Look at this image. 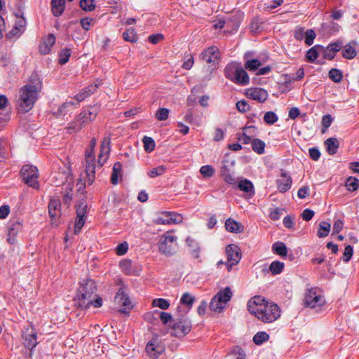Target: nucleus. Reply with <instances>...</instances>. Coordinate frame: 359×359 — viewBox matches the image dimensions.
Returning a JSON list of instances; mask_svg holds the SVG:
<instances>
[{
    "instance_id": "obj_1",
    "label": "nucleus",
    "mask_w": 359,
    "mask_h": 359,
    "mask_svg": "<svg viewBox=\"0 0 359 359\" xmlns=\"http://www.w3.org/2000/svg\"><path fill=\"white\" fill-rule=\"evenodd\" d=\"M110 137H104L101 143L98 160L96 161L95 156V147L96 139L93 138L90 141L89 148L85 153V165L87 179L86 183L91 185L95 179V168H101L107 161L110 152Z\"/></svg>"
},
{
    "instance_id": "obj_2",
    "label": "nucleus",
    "mask_w": 359,
    "mask_h": 359,
    "mask_svg": "<svg viewBox=\"0 0 359 359\" xmlns=\"http://www.w3.org/2000/svg\"><path fill=\"white\" fill-rule=\"evenodd\" d=\"M248 311L254 314L259 320L265 323H272L280 316L279 306L269 302L261 296H255L247 304Z\"/></svg>"
},
{
    "instance_id": "obj_3",
    "label": "nucleus",
    "mask_w": 359,
    "mask_h": 359,
    "mask_svg": "<svg viewBox=\"0 0 359 359\" xmlns=\"http://www.w3.org/2000/svg\"><path fill=\"white\" fill-rule=\"evenodd\" d=\"M41 89L42 81L37 73L33 72L28 83L20 89L19 111L26 113L31 110L39 99Z\"/></svg>"
},
{
    "instance_id": "obj_4",
    "label": "nucleus",
    "mask_w": 359,
    "mask_h": 359,
    "mask_svg": "<svg viewBox=\"0 0 359 359\" xmlns=\"http://www.w3.org/2000/svg\"><path fill=\"white\" fill-rule=\"evenodd\" d=\"M177 237L172 231H167L163 234L158 242L159 252L165 256H172L177 250Z\"/></svg>"
},
{
    "instance_id": "obj_5",
    "label": "nucleus",
    "mask_w": 359,
    "mask_h": 359,
    "mask_svg": "<svg viewBox=\"0 0 359 359\" xmlns=\"http://www.w3.org/2000/svg\"><path fill=\"white\" fill-rule=\"evenodd\" d=\"M232 297V292L229 287H226L223 290H219L211 299L210 303V310L220 313L226 307Z\"/></svg>"
},
{
    "instance_id": "obj_6",
    "label": "nucleus",
    "mask_w": 359,
    "mask_h": 359,
    "mask_svg": "<svg viewBox=\"0 0 359 359\" xmlns=\"http://www.w3.org/2000/svg\"><path fill=\"white\" fill-rule=\"evenodd\" d=\"M22 181L27 186L38 189L39 188V183L38 178L39 176L38 168L29 164L24 165L20 172Z\"/></svg>"
},
{
    "instance_id": "obj_7",
    "label": "nucleus",
    "mask_w": 359,
    "mask_h": 359,
    "mask_svg": "<svg viewBox=\"0 0 359 359\" xmlns=\"http://www.w3.org/2000/svg\"><path fill=\"white\" fill-rule=\"evenodd\" d=\"M174 335L178 338L183 337L191 330V320L186 315H178L172 326Z\"/></svg>"
},
{
    "instance_id": "obj_8",
    "label": "nucleus",
    "mask_w": 359,
    "mask_h": 359,
    "mask_svg": "<svg viewBox=\"0 0 359 359\" xmlns=\"http://www.w3.org/2000/svg\"><path fill=\"white\" fill-rule=\"evenodd\" d=\"M182 222V217L180 214L175 212L163 211L157 214L154 219V223L158 225L179 224Z\"/></svg>"
},
{
    "instance_id": "obj_9",
    "label": "nucleus",
    "mask_w": 359,
    "mask_h": 359,
    "mask_svg": "<svg viewBox=\"0 0 359 359\" xmlns=\"http://www.w3.org/2000/svg\"><path fill=\"white\" fill-rule=\"evenodd\" d=\"M97 290L95 282L92 279H87L78 290V302L85 301L91 298Z\"/></svg>"
},
{
    "instance_id": "obj_10",
    "label": "nucleus",
    "mask_w": 359,
    "mask_h": 359,
    "mask_svg": "<svg viewBox=\"0 0 359 359\" xmlns=\"http://www.w3.org/2000/svg\"><path fill=\"white\" fill-rule=\"evenodd\" d=\"M226 255L227 258L226 266L228 271H230L232 266L236 265L241 258L238 246L234 244L228 245L226 247Z\"/></svg>"
},
{
    "instance_id": "obj_11",
    "label": "nucleus",
    "mask_w": 359,
    "mask_h": 359,
    "mask_svg": "<svg viewBox=\"0 0 359 359\" xmlns=\"http://www.w3.org/2000/svg\"><path fill=\"white\" fill-rule=\"evenodd\" d=\"M324 303L323 297L317 293L316 288L309 289L305 294L304 304L306 306L314 308Z\"/></svg>"
},
{
    "instance_id": "obj_12",
    "label": "nucleus",
    "mask_w": 359,
    "mask_h": 359,
    "mask_svg": "<svg viewBox=\"0 0 359 359\" xmlns=\"http://www.w3.org/2000/svg\"><path fill=\"white\" fill-rule=\"evenodd\" d=\"M220 57L219 48L215 46H212L204 50L201 55L200 58L209 64L215 65L218 62Z\"/></svg>"
},
{
    "instance_id": "obj_13",
    "label": "nucleus",
    "mask_w": 359,
    "mask_h": 359,
    "mask_svg": "<svg viewBox=\"0 0 359 359\" xmlns=\"http://www.w3.org/2000/svg\"><path fill=\"white\" fill-rule=\"evenodd\" d=\"M145 349L151 358L156 359L163 353L165 348L156 338H153L147 343Z\"/></svg>"
},
{
    "instance_id": "obj_14",
    "label": "nucleus",
    "mask_w": 359,
    "mask_h": 359,
    "mask_svg": "<svg viewBox=\"0 0 359 359\" xmlns=\"http://www.w3.org/2000/svg\"><path fill=\"white\" fill-rule=\"evenodd\" d=\"M24 339V345L26 348L32 350L38 344L36 332L32 327H27L22 333Z\"/></svg>"
},
{
    "instance_id": "obj_15",
    "label": "nucleus",
    "mask_w": 359,
    "mask_h": 359,
    "mask_svg": "<svg viewBox=\"0 0 359 359\" xmlns=\"http://www.w3.org/2000/svg\"><path fill=\"white\" fill-rule=\"evenodd\" d=\"M26 27V20L23 17L18 18L15 25L11 30L6 34L8 39H13L15 37H19L25 32Z\"/></svg>"
},
{
    "instance_id": "obj_16",
    "label": "nucleus",
    "mask_w": 359,
    "mask_h": 359,
    "mask_svg": "<svg viewBox=\"0 0 359 359\" xmlns=\"http://www.w3.org/2000/svg\"><path fill=\"white\" fill-rule=\"evenodd\" d=\"M229 162L227 160H223L222 161L220 175L226 184L234 185L236 184V180L229 168Z\"/></svg>"
},
{
    "instance_id": "obj_17",
    "label": "nucleus",
    "mask_w": 359,
    "mask_h": 359,
    "mask_svg": "<svg viewBox=\"0 0 359 359\" xmlns=\"http://www.w3.org/2000/svg\"><path fill=\"white\" fill-rule=\"evenodd\" d=\"M246 96L253 100H257L260 103L264 102L268 97V93L262 88H253L247 90Z\"/></svg>"
},
{
    "instance_id": "obj_18",
    "label": "nucleus",
    "mask_w": 359,
    "mask_h": 359,
    "mask_svg": "<svg viewBox=\"0 0 359 359\" xmlns=\"http://www.w3.org/2000/svg\"><path fill=\"white\" fill-rule=\"evenodd\" d=\"M61 202L59 198H51L48 203V213L52 223L57 222L60 215Z\"/></svg>"
},
{
    "instance_id": "obj_19",
    "label": "nucleus",
    "mask_w": 359,
    "mask_h": 359,
    "mask_svg": "<svg viewBox=\"0 0 359 359\" xmlns=\"http://www.w3.org/2000/svg\"><path fill=\"white\" fill-rule=\"evenodd\" d=\"M115 302L121 306H123L126 308L121 309V312L123 313H128L127 309H130L132 308L131 302L129 299L128 296L124 292L122 288H120L116 294Z\"/></svg>"
},
{
    "instance_id": "obj_20",
    "label": "nucleus",
    "mask_w": 359,
    "mask_h": 359,
    "mask_svg": "<svg viewBox=\"0 0 359 359\" xmlns=\"http://www.w3.org/2000/svg\"><path fill=\"white\" fill-rule=\"evenodd\" d=\"M74 187V183L71 182L64 184L62 187V201L67 207L70 206L73 200Z\"/></svg>"
},
{
    "instance_id": "obj_21",
    "label": "nucleus",
    "mask_w": 359,
    "mask_h": 359,
    "mask_svg": "<svg viewBox=\"0 0 359 359\" xmlns=\"http://www.w3.org/2000/svg\"><path fill=\"white\" fill-rule=\"evenodd\" d=\"M281 171L280 178L276 180V185L280 192L285 193L291 188L292 178L285 171Z\"/></svg>"
},
{
    "instance_id": "obj_22",
    "label": "nucleus",
    "mask_w": 359,
    "mask_h": 359,
    "mask_svg": "<svg viewBox=\"0 0 359 359\" xmlns=\"http://www.w3.org/2000/svg\"><path fill=\"white\" fill-rule=\"evenodd\" d=\"M22 226V222L20 220L11 222L8 226V238L7 241L9 243L13 244L15 241V237L18 232L21 230Z\"/></svg>"
},
{
    "instance_id": "obj_23",
    "label": "nucleus",
    "mask_w": 359,
    "mask_h": 359,
    "mask_svg": "<svg viewBox=\"0 0 359 359\" xmlns=\"http://www.w3.org/2000/svg\"><path fill=\"white\" fill-rule=\"evenodd\" d=\"M55 43V37L53 34H49L41 42L39 46L40 53L43 55L48 54L50 51L51 47Z\"/></svg>"
},
{
    "instance_id": "obj_24",
    "label": "nucleus",
    "mask_w": 359,
    "mask_h": 359,
    "mask_svg": "<svg viewBox=\"0 0 359 359\" xmlns=\"http://www.w3.org/2000/svg\"><path fill=\"white\" fill-rule=\"evenodd\" d=\"M95 297V299H93L92 297L91 298L86 299L85 301L78 302V306L83 310L89 309L91 306L94 308H100L102 305V299L97 295Z\"/></svg>"
},
{
    "instance_id": "obj_25",
    "label": "nucleus",
    "mask_w": 359,
    "mask_h": 359,
    "mask_svg": "<svg viewBox=\"0 0 359 359\" xmlns=\"http://www.w3.org/2000/svg\"><path fill=\"white\" fill-rule=\"evenodd\" d=\"M233 82L242 86H246L250 83L248 74L241 65Z\"/></svg>"
},
{
    "instance_id": "obj_26",
    "label": "nucleus",
    "mask_w": 359,
    "mask_h": 359,
    "mask_svg": "<svg viewBox=\"0 0 359 359\" xmlns=\"http://www.w3.org/2000/svg\"><path fill=\"white\" fill-rule=\"evenodd\" d=\"M97 88V84H91L83 88L81 91L75 95V99L78 102L76 104H78L79 102L84 100L86 97L94 93L96 91Z\"/></svg>"
},
{
    "instance_id": "obj_27",
    "label": "nucleus",
    "mask_w": 359,
    "mask_h": 359,
    "mask_svg": "<svg viewBox=\"0 0 359 359\" xmlns=\"http://www.w3.org/2000/svg\"><path fill=\"white\" fill-rule=\"evenodd\" d=\"M51 11L54 16H60L65 10V0H51Z\"/></svg>"
},
{
    "instance_id": "obj_28",
    "label": "nucleus",
    "mask_w": 359,
    "mask_h": 359,
    "mask_svg": "<svg viewBox=\"0 0 359 359\" xmlns=\"http://www.w3.org/2000/svg\"><path fill=\"white\" fill-rule=\"evenodd\" d=\"M239 190L253 196L255 193L252 182L247 179L241 180L238 184Z\"/></svg>"
},
{
    "instance_id": "obj_29",
    "label": "nucleus",
    "mask_w": 359,
    "mask_h": 359,
    "mask_svg": "<svg viewBox=\"0 0 359 359\" xmlns=\"http://www.w3.org/2000/svg\"><path fill=\"white\" fill-rule=\"evenodd\" d=\"M186 243L189 248V252L191 256L195 259L198 258L200 254V248L197 241L191 237H187L186 239Z\"/></svg>"
},
{
    "instance_id": "obj_30",
    "label": "nucleus",
    "mask_w": 359,
    "mask_h": 359,
    "mask_svg": "<svg viewBox=\"0 0 359 359\" xmlns=\"http://www.w3.org/2000/svg\"><path fill=\"white\" fill-rule=\"evenodd\" d=\"M240 64L236 62H231L224 68V76L231 81H233L236 74Z\"/></svg>"
},
{
    "instance_id": "obj_31",
    "label": "nucleus",
    "mask_w": 359,
    "mask_h": 359,
    "mask_svg": "<svg viewBox=\"0 0 359 359\" xmlns=\"http://www.w3.org/2000/svg\"><path fill=\"white\" fill-rule=\"evenodd\" d=\"M355 42L352 41L345 45L342 49V56L344 58L351 60L353 59L356 55V50L354 47Z\"/></svg>"
},
{
    "instance_id": "obj_32",
    "label": "nucleus",
    "mask_w": 359,
    "mask_h": 359,
    "mask_svg": "<svg viewBox=\"0 0 359 359\" xmlns=\"http://www.w3.org/2000/svg\"><path fill=\"white\" fill-rule=\"evenodd\" d=\"M325 145L327 153L330 155H334L337 151L339 143L337 138L330 137L325 141Z\"/></svg>"
},
{
    "instance_id": "obj_33",
    "label": "nucleus",
    "mask_w": 359,
    "mask_h": 359,
    "mask_svg": "<svg viewBox=\"0 0 359 359\" xmlns=\"http://www.w3.org/2000/svg\"><path fill=\"white\" fill-rule=\"evenodd\" d=\"M226 229L231 233H239L242 231V225L231 218H229L225 222Z\"/></svg>"
},
{
    "instance_id": "obj_34",
    "label": "nucleus",
    "mask_w": 359,
    "mask_h": 359,
    "mask_svg": "<svg viewBox=\"0 0 359 359\" xmlns=\"http://www.w3.org/2000/svg\"><path fill=\"white\" fill-rule=\"evenodd\" d=\"M76 104L73 101H66L57 108L54 114L57 117L65 116L70 111V108H72Z\"/></svg>"
},
{
    "instance_id": "obj_35",
    "label": "nucleus",
    "mask_w": 359,
    "mask_h": 359,
    "mask_svg": "<svg viewBox=\"0 0 359 359\" xmlns=\"http://www.w3.org/2000/svg\"><path fill=\"white\" fill-rule=\"evenodd\" d=\"M11 147L6 139H0V158L8 159L10 156Z\"/></svg>"
},
{
    "instance_id": "obj_36",
    "label": "nucleus",
    "mask_w": 359,
    "mask_h": 359,
    "mask_svg": "<svg viewBox=\"0 0 359 359\" xmlns=\"http://www.w3.org/2000/svg\"><path fill=\"white\" fill-rule=\"evenodd\" d=\"M323 49V46L316 45L311 48L306 54V60L309 62H313L319 56L318 50Z\"/></svg>"
},
{
    "instance_id": "obj_37",
    "label": "nucleus",
    "mask_w": 359,
    "mask_h": 359,
    "mask_svg": "<svg viewBox=\"0 0 359 359\" xmlns=\"http://www.w3.org/2000/svg\"><path fill=\"white\" fill-rule=\"evenodd\" d=\"M271 249L274 254L281 257H285L287 254V248L285 244L280 241L275 242L272 245Z\"/></svg>"
},
{
    "instance_id": "obj_38",
    "label": "nucleus",
    "mask_w": 359,
    "mask_h": 359,
    "mask_svg": "<svg viewBox=\"0 0 359 359\" xmlns=\"http://www.w3.org/2000/svg\"><path fill=\"white\" fill-rule=\"evenodd\" d=\"M251 146L252 150L257 154H262L264 153L266 144L264 141L259 139H253L251 142Z\"/></svg>"
},
{
    "instance_id": "obj_39",
    "label": "nucleus",
    "mask_w": 359,
    "mask_h": 359,
    "mask_svg": "<svg viewBox=\"0 0 359 359\" xmlns=\"http://www.w3.org/2000/svg\"><path fill=\"white\" fill-rule=\"evenodd\" d=\"M345 186L349 191H355L359 189V180L355 177H348L346 182Z\"/></svg>"
},
{
    "instance_id": "obj_40",
    "label": "nucleus",
    "mask_w": 359,
    "mask_h": 359,
    "mask_svg": "<svg viewBox=\"0 0 359 359\" xmlns=\"http://www.w3.org/2000/svg\"><path fill=\"white\" fill-rule=\"evenodd\" d=\"M330 224L327 222L323 221L319 224V229L317 232V236L319 238H325L328 236L330 231Z\"/></svg>"
},
{
    "instance_id": "obj_41",
    "label": "nucleus",
    "mask_w": 359,
    "mask_h": 359,
    "mask_svg": "<svg viewBox=\"0 0 359 359\" xmlns=\"http://www.w3.org/2000/svg\"><path fill=\"white\" fill-rule=\"evenodd\" d=\"M119 267L121 271L127 275L135 274L133 269L132 261L130 259H123L119 262Z\"/></svg>"
},
{
    "instance_id": "obj_42",
    "label": "nucleus",
    "mask_w": 359,
    "mask_h": 359,
    "mask_svg": "<svg viewBox=\"0 0 359 359\" xmlns=\"http://www.w3.org/2000/svg\"><path fill=\"white\" fill-rule=\"evenodd\" d=\"M285 264L280 261H273L271 263L269 270L272 275H278L282 273Z\"/></svg>"
},
{
    "instance_id": "obj_43",
    "label": "nucleus",
    "mask_w": 359,
    "mask_h": 359,
    "mask_svg": "<svg viewBox=\"0 0 359 359\" xmlns=\"http://www.w3.org/2000/svg\"><path fill=\"white\" fill-rule=\"evenodd\" d=\"M122 169V165L120 162H116L114 164L112 173L111 176V184L116 185L118 184V177L121 173Z\"/></svg>"
},
{
    "instance_id": "obj_44",
    "label": "nucleus",
    "mask_w": 359,
    "mask_h": 359,
    "mask_svg": "<svg viewBox=\"0 0 359 359\" xmlns=\"http://www.w3.org/2000/svg\"><path fill=\"white\" fill-rule=\"evenodd\" d=\"M195 300L196 298L194 296L191 295L189 292H185L180 299V303L187 306L188 310H189L192 307Z\"/></svg>"
},
{
    "instance_id": "obj_45",
    "label": "nucleus",
    "mask_w": 359,
    "mask_h": 359,
    "mask_svg": "<svg viewBox=\"0 0 359 359\" xmlns=\"http://www.w3.org/2000/svg\"><path fill=\"white\" fill-rule=\"evenodd\" d=\"M269 339V335L266 332H258L255 334L253 341L257 345H261L267 341Z\"/></svg>"
},
{
    "instance_id": "obj_46",
    "label": "nucleus",
    "mask_w": 359,
    "mask_h": 359,
    "mask_svg": "<svg viewBox=\"0 0 359 359\" xmlns=\"http://www.w3.org/2000/svg\"><path fill=\"white\" fill-rule=\"evenodd\" d=\"M215 172V168L210 165H203L200 168V173L204 178L212 177Z\"/></svg>"
},
{
    "instance_id": "obj_47",
    "label": "nucleus",
    "mask_w": 359,
    "mask_h": 359,
    "mask_svg": "<svg viewBox=\"0 0 359 359\" xmlns=\"http://www.w3.org/2000/svg\"><path fill=\"white\" fill-rule=\"evenodd\" d=\"M72 50L70 48H65L62 49L59 54V64L63 65L66 64L71 56Z\"/></svg>"
},
{
    "instance_id": "obj_48",
    "label": "nucleus",
    "mask_w": 359,
    "mask_h": 359,
    "mask_svg": "<svg viewBox=\"0 0 359 359\" xmlns=\"http://www.w3.org/2000/svg\"><path fill=\"white\" fill-rule=\"evenodd\" d=\"M329 77L334 83H339L342 80L343 74L341 70L333 68L329 72Z\"/></svg>"
},
{
    "instance_id": "obj_49",
    "label": "nucleus",
    "mask_w": 359,
    "mask_h": 359,
    "mask_svg": "<svg viewBox=\"0 0 359 359\" xmlns=\"http://www.w3.org/2000/svg\"><path fill=\"white\" fill-rule=\"evenodd\" d=\"M144 149L147 152H151L155 149V142L152 137L144 136L142 139Z\"/></svg>"
},
{
    "instance_id": "obj_50",
    "label": "nucleus",
    "mask_w": 359,
    "mask_h": 359,
    "mask_svg": "<svg viewBox=\"0 0 359 359\" xmlns=\"http://www.w3.org/2000/svg\"><path fill=\"white\" fill-rule=\"evenodd\" d=\"M123 38L125 41L130 42H135L137 40L135 31L133 28L126 29L123 33Z\"/></svg>"
},
{
    "instance_id": "obj_51",
    "label": "nucleus",
    "mask_w": 359,
    "mask_h": 359,
    "mask_svg": "<svg viewBox=\"0 0 359 359\" xmlns=\"http://www.w3.org/2000/svg\"><path fill=\"white\" fill-rule=\"evenodd\" d=\"M87 204L84 199H82L79 203L76 205V216L77 217H86Z\"/></svg>"
},
{
    "instance_id": "obj_52",
    "label": "nucleus",
    "mask_w": 359,
    "mask_h": 359,
    "mask_svg": "<svg viewBox=\"0 0 359 359\" xmlns=\"http://www.w3.org/2000/svg\"><path fill=\"white\" fill-rule=\"evenodd\" d=\"M79 6L85 11H92L95 8L94 0H81Z\"/></svg>"
},
{
    "instance_id": "obj_53",
    "label": "nucleus",
    "mask_w": 359,
    "mask_h": 359,
    "mask_svg": "<svg viewBox=\"0 0 359 359\" xmlns=\"http://www.w3.org/2000/svg\"><path fill=\"white\" fill-rule=\"evenodd\" d=\"M261 65V62L257 59H252L247 60L245 63V68L249 71L257 70Z\"/></svg>"
},
{
    "instance_id": "obj_54",
    "label": "nucleus",
    "mask_w": 359,
    "mask_h": 359,
    "mask_svg": "<svg viewBox=\"0 0 359 359\" xmlns=\"http://www.w3.org/2000/svg\"><path fill=\"white\" fill-rule=\"evenodd\" d=\"M152 305L156 307H158L161 309L165 310L168 309L170 306L169 302L163 298L155 299L152 302Z\"/></svg>"
},
{
    "instance_id": "obj_55",
    "label": "nucleus",
    "mask_w": 359,
    "mask_h": 359,
    "mask_svg": "<svg viewBox=\"0 0 359 359\" xmlns=\"http://www.w3.org/2000/svg\"><path fill=\"white\" fill-rule=\"evenodd\" d=\"M166 170V167L164 165H160L156 168H153L149 172H148L147 175L151 178H154L157 176H160L164 174Z\"/></svg>"
},
{
    "instance_id": "obj_56",
    "label": "nucleus",
    "mask_w": 359,
    "mask_h": 359,
    "mask_svg": "<svg viewBox=\"0 0 359 359\" xmlns=\"http://www.w3.org/2000/svg\"><path fill=\"white\" fill-rule=\"evenodd\" d=\"M170 111L167 108H159L156 112V118L158 121H165L168 119Z\"/></svg>"
},
{
    "instance_id": "obj_57",
    "label": "nucleus",
    "mask_w": 359,
    "mask_h": 359,
    "mask_svg": "<svg viewBox=\"0 0 359 359\" xmlns=\"http://www.w3.org/2000/svg\"><path fill=\"white\" fill-rule=\"evenodd\" d=\"M278 119V116L273 111H267L264 116V122L269 125L275 123Z\"/></svg>"
},
{
    "instance_id": "obj_58",
    "label": "nucleus",
    "mask_w": 359,
    "mask_h": 359,
    "mask_svg": "<svg viewBox=\"0 0 359 359\" xmlns=\"http://www.w3.org/2000/svg\"><path fill=\"white\" fill-rule=\"evenodd\" d=\"M333 118L330 114H326L322 117V133H324L327 129L331 126Z\"/></svg>"
},
{
    "instance_id": "obj_59",
    "label": "nucleus",
    "mask_w": 359,
    "mask_h": 359,
    "mask_svg": "<svg viewBox=\"0 0 359 359\" xmlns=\"http://www.w3.org/2000/svg\"><path fill=\"white\" fill-rule=\"evenodd\" d=\"M86 222V217H77L75 220V226H74V233L78 234L80 233L81 229Z\"/></svg>"
},
{
    "instance_id": "obj_60",
    "label": "nucleus",
    "mask_w": 359,
    "mask_h": 359,
    "mask_svg": "<svg viewBox=\"0 0 359 359\" xmlns=\"http://www.w3.org/2000/svg\"><path fill=\"white\" fill-rule=\"evenodd\" d=\"M316 36L315 32L313 29H307L305 32V43L307 46H311Z\"/></svg>"
},
{
    "instance_id": "obj_61",
    "label": "nucleus",
    "mask_w": 359,
    "mask_h": 359,
    "mask_svg": "<svg viewBox=\"0 0 359 359\" xmlns=\"http://www.w3.org/2000/svg\"><path fill=\"white\" fill-rule=\"evenodd\" d=\"M353 254V248L351 245H346L343 254V260L345 262H348L351 259Z\"/></svg>"
},
{
    "instance_id": "obj_62",
    "label": "nucleus",
    "mask_w": 359,
    "mask_h": 359,
    "mask_svg": "<svg viewBox=\"0 0 359 359\" xmlns=\"http://www.w3.org/2000/svg\"><path fill=\"white\" fill-rule=\"evenodd\" d=\"M236 109L240 112H246L250 110V105L245 100H240L236 102Z\"/></svg>"
},
{
    "instance_id": "obj_63",
    "label": "nucleus",
    "mask_w": 359,
    "mask_h": 359,
    "mask_svg": "<svg viewBox=\"0 0 359 359\" xmlns=\"http://www.w3.org/2000/svg\"><path fill=\"white\" fill-rule=\"evenodd\" d=\"M128 249V243L126 242L121 243L116 246V253L119 256L123 255L127 252Z\"/></svg>"
},
{
    "instance_id": "obj_64",
    "label": "nucleus",
    "mask_w": 359,
    "mask_h": 359,
    "mask_svg": "<svg viewBox=\"0 0 359 359\" xmlns=\"http://www.w3.org/2000/svg\"><path fill=\"white\" fill-rule=\"evenodd\" d=\"M231 352L236 355V359H245V353L241 347H234Z\"/></svg>"
}]
</instances>
